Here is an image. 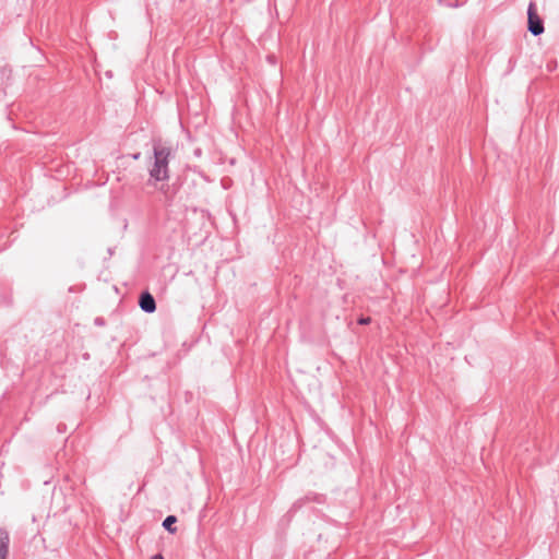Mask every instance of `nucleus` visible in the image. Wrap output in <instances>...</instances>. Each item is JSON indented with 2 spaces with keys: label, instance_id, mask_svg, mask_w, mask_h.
<instances>
[{
  "label": "nucleus",
  "instance_id": "obj_1",
  "mask_svg": "<svg viewBox=\"0 0 559 559\" xmlns=\"http://www.w3.org/2000/svg\"><path fill=\"white\" fill-rule=\"evenodd\" d=\"M171 154V147L158 142L154 144L153 162L148 165L151 179L164 181L169 177L168 159Z\"/></svg>",
  "mask_w": 559,
  "mask_h": 559
},
{
  "label": "nucleus",
  "instance_id": "obj_2",
  "mask_svg": "<svg viewBox=\"0 0 559 559\" xmlns=\"http://www.w3.org/2000/svg\"><path fill=\"white\" fill-rule=\"evenodd\" d=\"M527 15L528 31L535 36L540 35L544 32V25L540 16L538 15L535 3H530Z\"/></svg>",
  "mask_w": 559,
  "mask_h": 559
},
{
  "label": "nucleus",
  "instance_id": "obj_3",
  "mask_svg": "<svg viewBox=\"0 0 559 559\" xmlns=\"http://www.w3.org/2000/svg\"><path fill=\"white\" fill-rule=\"evenodd\" d=\"M140 307L143 311L152 313L156 309V304L150 293H144L140 297Z\"/></svg>",
  "mask_w": 559,
  "mask_h": 559
},
{
  "label": "nucleus",
  "instance_id": "obj_4",
  "mask_svg": "<svg viewBox=\"0 0 559 559\" xmlns=\"http://www.w3.org/2000/svg\"><path fill=\"white\" fill-rule=\"evenodd\" d=\"M9 554V536L0 535V559H7Z\"/></svg>",
  "mask_w": 559,
  "mask_h": 559
},
{
  "label": "nucleus",
  "instance_id": "obj_5",
  "mask_svg": "<svg viewBox=\"0 0 559 559\" xmlns=\"http://www.w3.org/2000/svg\"><path fill=\"white\" fill-rule=\"evenodd\" d=\"M177 522V518L175 515L167 516L164 522L163 526L170 533H175L177 531L176 527H173V525Z\"/></svg>",
  "mask_w": 559,
  "mask_h": 559
},
{
  "label": "nucleus",
  "instance_id": "obj_6",
  "mask_svg": "<svg viewBox=\"0 0 559 559\" xmlns=\"http://www.w3.org/2000/svg\"><path fill=\"white\" fill-rule=\"evenodd\" d=\"M371 319L369 317L359 319L360 324H369Z\"/></svg>",
  "mask_w": 559,
  "mask_h": 559
},
{
  "label": "nucleus",
  "instance_id": "obj_7",
  "mask_svg": "<svg viewBox=\"0 0 559 559\" xmlns=\"http://www.w3.org/2000/svg\"><path fill=\"white\" fill-rule=\"evenodd\" d=\"M151 559H164L160 554L154 555Z\"/></svg>",
  "mask_w": 559,
  "mask_h": 559
}]
</instances>
